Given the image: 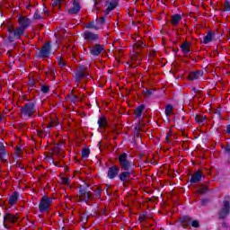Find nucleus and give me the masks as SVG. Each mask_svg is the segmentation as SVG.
<instances>
[{"mask_svg":"<svg viewBox=\"0 0 230 230\" xmlns=\"http://www.w3.org/2000/svg\"><path fill=\"white\" fill-rule=\"evenodd\" d=\"M0 121H3V118L2 117H0Z\"/></svg>","mask_w":230,"mask_h":230,"instance_id":"obj_58","label":"nucleus"},{"mask_svg":"<svg viewBox=\"0 0 230 230\" xmlns=\"http://www.w3.org/2000/svg\"><path fill=\"white\" fill-rule=\"evenodd\" d=\"M225 12H230V3L229 0L225 1Z\"/></svg>","mask_w":230,"mask_h":230,"instance_id":"obj_39","label":"nucleus"},{"mask_svg":"<svg viewBox=\"0 0 230 230\" xmlns=\"http://www.w3.org/2000/svg\"><path fill=\"white\" fill-rule=\"evenodd\" d=\"M225 152H226V154H228L230 155V145L229 144H227L225 146Z\"/></svg>","mask_w":230,"mask_h":230,"instance_id":"obj_44","label":"nucleus"},{"mask_svg":"<svg viewBox=\"0 0 230 230\" xmlns=\"http://www.w3.org/2000/svg\"><path fill=\"white\" fill-rule=\"evenodd\" d=\"M190 224L192 227H195V228L200 227V223L199 222V220L190 221Z\"/></svg>","mask_w":230,"mask_h":230,"instance_id":"obj_38","label":"nucleus"},{"mask_svg":"<svg viewBox=\"0 0 230 230\" xmlns=\"http://www.w3.org/2000/svg\"><path fill=\"white\" fill-rule=\"evenodd\" d=\"M33 19H35V21L42 19V16L40 15V13H39V10H36V12L34 13Z\"/></svg>","mask_w":230,"mask_h":230,"instance_id":"obj_37","label":"nucleus"},{"mask_svg":"<svg viewBox=\"0 0 230 230\" xmlns=\"http://www.w3.org/2000/svg\"><path fill=\"white\" fill-rule=\"evenodd\" d=\"M202 76H204V70H195L189 73L188 80L193 82L195 80H199Z\"/></svg>","mask_w":230,"mask_h":230,"instance_id":"obj_15","label":"nucleus"},{"mask_svg":"<svg viewBox=\"0 0 230 230\" xmlns=\"http://www.w3.org/2000/svg\"><path fill=\"white\" fill-rule=\"evenodd\" d=\"M106 192H107V195H109V184H106Z\"/></svg>","mask_w":230,"mask_h":230,"instance_id":"obj_53","label":"nucleus"},{"mask_svg":"<svg viewBox=\"0 0 230 230\" xmlns=\"http://www.w3.org/2000/svg\"><path fill=\"white\" fill-rule=\"evenodd\" d=\"M215 114L217 116V118H222V113L220 111H217Z\"/></svg>","mask_w":230,"mask_h":230,"instance_id":"obj_48","label":"nucleus"},{"mask_svg":"<svg viewBox=\"0 0 230 230\" xmlns=\"http://www.w3.org/2000/svg\"><path fill=\"white\" fill-rule=\"evenodd\" d=\"M222 226H223V227H224V226H226V223H223V225H222Z\"/></svg>","mask_w":230,"mask_h":230,"instance_id":"obj_60","label":"nucleus"},{"mask_svg":"<svg viewBox=\"0 0 230 230\" xmlns=\"http://www.w3.org/2000/svg\"><path fill=\"white\" fill-rule=\"evenodd\" d=\"M173 111V105L172 104H167L165 107V111H164V114L165 116H170V114H172V111Z\"/></svg>","mask_w":230,"mask_h":230,"instance_id":"obj_27","label":"nucleus"},{"mask_svg":"<svg viewBox=\"0 0 230 230\" xmlns=\"http://www.w3.org/2000/svg\"><path fill=\"white\" fill-rule=\"evenodd\" d=\"M82 221L83 222H87V216H83V218H82Z\"/></svg>","mask_w":230,"mask_h":230,"instance_id":"obj_50","label":"nucleus"},{"mask_svg":"<svg viewBox=\"0 0 230 230\" xmlns=\"http://www.w3.org/2000/svg\"><path fill=\"white\" fill-rule=\"evenodd\" d=\"M62 184H65L66 186L71 184V179L69 177H64L61 180Z\"/></svg>","mask_w":230,"mask_h":230,"instance_id":"obj_33","label":"nucleus"},{"mask_svg":"<svg viewBox=\"0 0 230 230\" xmlns=\"http://www.w3.org/2000/svg\"><path fill=\"white\" fill-rule=\"evenodd\" d=\"M105 4L108 6L104 11L105 15H109L112 10H116L119 6V0H107Z\"/></svg>","mask_w":230,"mask_h":230,"instance_id":"obj_8","label":"nucleus"},{"mask_svg":"<svg viewBox=\"0 0 230 230\" xmlns=\"http://www.w3.org/2000/svg\"><path fill=\"white\" fill-rule=\"evenodd\" d=\"M210 202H211V200H210L209 199L204 198V199H201L200 204H201V206H207V205H208Z\"/></svg>","mask_w":230,"mask_h":230,"instance_id":"obj_36","label":"nucleus"},{"mask_svg":"<svg viewBox=\"0 0 230 230\" xmlns=\"http://www.w3.org/2000/svg\"><path fill=\"white\" fill-rule=\"evenodd\" d=\"M22 118L23 119H30L33 117V114L37 112V108L35 107V102H26L20 110Z\"/></svg>","mask_w":230,"mask_h":230,"instance_id":"obj_3","label":"nucleus"},{"mask_svg":"<svg viewBox=\"0 0 230 230\" xmlns=\"http://www.w3.org/2000/svg\"><path fill=\"white\" fill-rule=\"evenodd\" d=\"M4 222H11V224H15V222H17V217L7 212L4 216Z\"/></svg>","mask_w":230,"mask_h":230,"instance_id":"obj_19","label":"nucleus"},{"mask_svg":"<svg viewBox=\"0 0 230 230\" xmlns=\"http://www.w3.org/2000/svg\"><path fill=\"white\" fill-rule=\"evenodd\" d=\"M53 204V199L48 196H43L39 204L40 213H48L49 211V206Z\"/></svg>","mask_w":230,"mask_h":230,"instance_id":"obj_4","label":"nucleus"},{"mask_svg":"<svg viewBox=\"0 0 230 230\" xmlns=\"http://www.w3.org/2000/svg\"><path fill=\"white\" fill-rule=\"evenodd\" d=\"M192 91H193V93H199V90H197L196 87H193V88H192Z\"/></svg>","mask_w":230,"mask_h":230,"instance_id":"obj_55","label":"nucleus"},{"mask_svg":"<svg viewBox=\"0 0 230 230\" xmlns=\"http://www.w3.org/2000/svg\"><path fill=\"white\" fill-rule=\"evenodd\" d=\"M143 111H145V104H141L135 109V117L141 118L143 116Z\"/></svg>","mask_w":230,"mask_h":230,"instance_id":"obj_23","label":"nucleus"},{"mask_svg":"<svg viewBox=\"0 0 230 230\" xmlns=\"http://www.w3.org/2000/svg\"><path fill=\"white\" fill-rule=\"evenodd\" d=\"M84 71H85V67H84V66L80 65L78 71H76L75 75V84H80V82H82V79L85 78V76H87V74H85Z\"/></svg>","mask_w":230,"mask_h":230,"instance_id":"obj_13","label":"nucleus"},{"mask_svg":"<svg viewBox=\"0 0 230 230\" xmlns=\"http://www.w3.org/2000/svg\"><path fill=\"white\" fill-rule=\"evenodd\" d=\"M194 119H195L196 123L202 124V123H204V121H206V119H208V118L206 116H202V115H195Z\"/></svg>","mask_w":230,"mask_h":230,"instance_id":"obj_25","label":"nucleus"},{"mask_svg":"<svg viewBox=\"0 0 230 230\" xmlns=\"http://www.w3.org/2000/svg\"><path fill=\"white\" fill-rule=\"evenodd\" d=\"M138 220L140 222H145V220H146V217L145 215L139 216Z\"/></svg>","mask_w":230,"mask_h":230,"instance_id":"obj_45","label":"nucleus"},{"mask_svg":"<svg viewBox=\"0 0 230 230\" xmlns=\"http://www.w3.org/2000/svg\"><path fill=\"white\" fill-rule=\"evenodd\" d=\"M226 132H227L228 134H230V124L228 125V127H227V128H226Z\"/></svg>","mask_w":230,"mask_h":230,"instance_id":"obj_56","label":"nucleus"},{"mask_svg":"<svg viewBox=\"0 0 230 230\" xmlns=\"http://www.w3.org/2000/svg\"><path fill=\"white\" fill-rule=\"evenodd\" d=\"M4 229H10V226H8V225H6L4 223Z\"/></svg>","mask_w":230,"mask_h":230,"instance_id":"obj_54","label":"nucleus"},{"mask_svg":"<svg viewBox=\"0 0 230 230\" xmlns=\"http://www.w3.org/2000/svg\"><path fill=\"white\" fill-rule=\"evenodd\" d=\"M36 132H37L39 137L44 138L47 136L46 131H44V130L38 129V130H36Z\"/></svg>","mask_w":230,"mask_h":230,"instance_id":"obj_34","label":"nucleus"},{"mask_svg":"<svg viewBox=\"0 0 230 230\" xmlns=\"http://www.w3.org/2000/svg\"><path fill=\"white\" fill-rule=\"evenodd\" d=\"M56 59L59 66L66 67V66H67L66 62H64V58H62V57L58 56L56 58Z\"/></svg>","mask_w":230,"mask_h":230,"instance_id":"obj_30","label":"nucleus"},{"mask_svg":"<svg viewBox=\"0 0 230 230\" xmlns=\"http://www.w3.org/2000/svg\"><path fill=\"white\" fill-rule=\"evenodd\" d=\"M97 123L100 128H105V127H107V118H105V116H102L99 118Z\"/></svg>","mask_w":230,"mask_h":230,"instance_id":"obj_24","label":"nucleus"},{"mask_svg":"<svg viewBox=\"0 0 230 230\" xmlns=\"http://www.w3.org/2000/svg\"><path fill=\"white\" fill-rule=\"evenodd\" d=\"M40 91L43 94H48L49 93V86L43 84L40 87Z\"/></svg>","mask_w":230,"mask_h":230,"instance_id":"obj_32","label":"nucleus"},{"mask_svg":"<svg viewBox=\"0 0 230 230\" xmlns=\"http://www.w3.org/2000/svg\"><path fill=\"white\" fill-rule=\"evenodd\" d=\"M165 141H170V133H168L165 137Z\"/></svg>","mask_w":230,"mask_h":230,"instance_id":"obj_49","label":"nucleus"},{"mask_svg":"<svg viewBox=\"0 0 230 230\" xmlns=\"http://www.w3.org/2000/svg\"><path fill=\"white\" fill-rule=\"evenodd\" d=\"M0 160L3 161V163H6V147L4 146V144L3 142H0Z\"/></svg>","mask_w":230,"mask_h":230,"instance_id":"obj_18","label":"nucleus"},{"mask_svg":"<svg viewBox=\"0 0 230 230\" xmlns=\"http://www.w3.org/2000/svg\"><path fill=\"white\" fill-rule=\"evenodd\" d=\"M215 32L212 31H208L207 35L203 38L202 44H209V42H213L215 40Z\"/></svg>","mask_w":230,"mask_h":230,"instance_id":"obj_16","label":"nucleus"},{"mask_svg":"<svg viewBox=\"0 0 230 230\" xmlns=\"http://www.w3.org/2000/svg\"><path fill=\"white\" fill-rule=\"evenodd\" d=\"M143 93L144 94H146V96H154V93H155V90L146 88L145 90H143Z\"/></svg>","mask_w":230,"mask_h":230,"instance_id":"obj_31","label":"nucleus"},{"mask_svg":"<svg viewBox=\"0 0 230 230\" xmlns=\"http://www.w3.org/2000/svg\"><path fill=\"white\" fill-rule=\"evenodd\" d=\"M107 17L106 16H102L99 19V23L100 24H105V21H106Z\"/></svg>","mask_w":230,"mask_h":230,"instance_id":"obj_43","label":"nucleus"},{"mask_svg":"<svg viewBox=\"0 0 230 230\" xmlns=\"http://www.w3.org/2000/svg\"><path fill=\"white\" fill-rule=\"evenodd\" d=\"M62 4V2L60 0H55L53 3H52V6H58V8H60Z\"/></svg>","mask_w":230,"mask_h":230,"instance_id":"obj_41","label":"nucleus"},{"mask_svg":"<svg viewBox=\"0 0 230 230\" xmlns=\"http://www.w3.org/2000/svg\"><path fill=\"white\" fill-rule=\"evenodd\" d=\"M184 119H185V117L184 116H182L181 117V119L180 120V123L182 125V123L184 122Z\"/></svg>","mask_w":230,"mask_h":230,"instance_id":"obj_51","label":"nucleus"},{"mask_svg":"<svg viewBox=\"0 0 230 230\" xmlns=\"http://www.w3.org/2000/svg\"><path fill=\"white\" fill-rule=\"evenodd\" d=\"M45 13H49V12L48 10L44 11Z\"/></svg>","mask_w":230,"mask_h":230,"instance_id":"obj_57","label":"nucleus"},{"mask_svg":"<svg viewBox=\"0 0 230 230\" xmlns=\"http://www.w3.org/2000/svg\"><path fill=\"white\" fill-rule=\"evenodd\" d=\"M18 24L20 27L16 28L13 25L7 26V32L9 36L7 37L8 42H13V40H19L22 35H24V31L30 28L31 22L30 18L26 16H19Z\"/></svg>","mask_w":230,"mask_h":230,"instance_id":"obj_2","label":"nucleus"},{"mask_svg":"<svg viewBox=\"0 0 230 230\" xmlns=\"http://www.w3.org/2000/svg\"><path fill=\"white\" fill-rule=\"evenodd\" d=\"M99 146H100V142H99Z\"/></svg>","mask_w":230,"mask_h":230,"instance_id":"obj_63","label":"nucleus"},{"mask_svg":"<svg viewBox=\"0 0 230 230\" xmlns=\"http://www.w3.org/2000/svg\"><path fill=\"white\" fill-rule=\"evenodd\" d=\"M181 21H182V15L176 13V14L172 15V20H171V24L172 26H177V24H179V22H181Z\"/></svg>","mask_w":230,"mask_h":230,"instance_id":"obj_21","label":"nucleus"},{"mask_svg":"<svg viewBox=\"0 0 230 230\" xmlns=\"http://www.w3.org/2000/svg\"><path fill=\"white\" fill-rule=\"evenodd\" d=\"M222 226H223V227H224V226H226V223H223V225H222Z\"/></svg>","mask_w":230,"mask_h":230,"instance_id":"obj_59","label":"nucleus"},{"mask_svg":"<svg viewBox=\"0 0 230 230\" xmlns=\"http://www.w3.org/2000/svg\"><path fill=\"white\" fill-rule=\"evenodd\" d=\"M78 194L79 202H89V200H93V194L91 193V191L82 187V185H80L79 187Z\"/></svg>","mask_w":230,"mask_h":230,"instance_id":"obj_7","label":"nucleus"},{"mask_svg":"<svg viewBox=\"0 0 230 230\" xmlns=\"http://www.w3.org/2000/svg\"><path fill=\"white\" fill-rule=\"evenodd\" d=\"M90 154H91V149L84 148L82 150L81 155H82L83 159H87V157H89Z\"/></svg>","mask_w":230,"mask_h":230,"instance_id":"obj_29","label":"nucleus"},{"mask_svg":"<svg viewBox=\"0 0 230 230\" xmlns=\"http://www.w3.org/2000/svg\"><path fill=\"white\" fill-rule=\"evenodd\" d=\"M228 215H230V200L229 197H227V199L223 200V207L219 210L218 217L221 220L226 219Z\"/></svg>","mask_w":230,"mask_h":230,"instance_id":"obj_6","label":"nucleus"},{"mask_svg":"<svg viewBox=\"0 0 230 230\" xmlns=\"http://www.w3.org/2000/svg\"><path fill=\"white\" fill-rule=\"evenodd\" d=\"M22 148L21 146H17L15 149L16 154H21Z\"/></svg>","mask_w":230,"mask_h":230,"instance_id":"obj_47","label":"nucleus"},{"mask_svg":"<svg viewBox=\"0 0 230 230\" xmlns=\"http://www.w3.org/2000/svg\"><path fill=\"white\" fill-rule=\"evenodd\" d=\"M63 0H60V2L62 3Z\"/></svg>","mask_w":230,"mask_h":230,"instance_id":"obj_62","label":"nucleus"},{"mask_svg":"<svg viewBox=\"0 0 230 230\" xmlns=\"http://www.w3.org/2000/svg\"><path fill=\"white\" fill-rule=\"evenodd\" d=\"M183 55H188V53H190L191 51V49H190V44L188 43V41L183 42L181 46H180Z\"/></svg>","mask_w":230,"mask_h":230,"instance_id":"obj_22","label":"nucleus"},{"mask_svg":"<svg viewBox=\"0 0 230 230\" xmlns=\"http://www.w3.org/2000/svg\"><path fill=\"white\" fill-rule=\"evenodd\" d=\"M49 75H50V76H51L52 78H55V70H54V69H50V70L49 71Z\"/></svg>","mask_w":230,"mask_h":230,"instance_id":"obj_46","label":"nucleus"},{"mask_svg":"<svg viewBox=\"0 0 230 230\" xmlns=\"http://www.w3.org/2000/svg\"><path fill=\"white\" fill-rule=\"evenodd\" d=\"M179 222H181V224H183L182 227L186 229L188 226H191V217L190 216H183L179 218Z\"/></svg>","mask_w":230,"mask_h":230,"instance_id":"obj_17","label":"nucleus"},{"mask_svg":"<svg viewBox=\"0 0 230 230\" xmlns=\"http://www.w3.org/2000/svg\"><path fill=\"white\" fill-rule=\"evenodd\" d=\"M82 10V5L80 4V0H74L72 3V7L67 10L68 15H76L80 13Z\"/></svg>","mask_w":230,"mask_h":230,"instance_id":"obj_11","label":"nucleus"},{"mask_svg":"<svg viewBox=\"0 0 230 230\" xmlns=\"http://www.w3.org/2000/svg\"><path fill=\"white\" fill-rule=\"evenodd\" d=\"M83 38L84 40H89L90 42H96L100 40V34L94 33L91 31H84L83 33Z\"/></svg>","mask_w":230,"mask_h":230,"instance_id":"obj_10","label":"nucleus"},{"mask_svg":"<svg viewBox=\"0 0 230 230\" xmlns=\"http://www.w3.org/2000/svg\"><path fill=\"white\" fill-rule=\"evenodd\" d=\"M130 155L127 153H122L118 155L119 168L122 171L119 173V179L121 183L125 184L130 181V175L134 173V162L129 159Z\"/></svg>","mask_w":230,"mask_h":230,"instance_id":"obj_1","label":"nucleus"},{"mask_svg":"<svg viewBox=\"0 0 230 230\" xmlns=\"http://www.w3.org/2000/svg\"><path fill=\"white\" fill-rule=\"evenodd\" d=\"M69 100L70 102H72V103H76V101L78 100V96L75 95V94H72L70 97H69Z\"/></svg>","mask_w":230,"mask_h":230,"instance_id":"obj_40","label":"nucleus"},{"mask_svg":"<svg viewBox=\"0 0 230 230\" xmlns=\"http://www.w3.org/2000/svg\"><path fill=\"white\" fill-rule=\"evenodd\" d=\"M140 129H141V127H139V126H136V127H135V130L138 131V130H140Z\"/></svg>","mask_w":230,"mask_h":230,"instance_id":"obj_52","label":"nucleus"},{"mask_svg":"<svg viewBox=\"0 0 230 230\" xmlns=\"http://www.w3.org/2000/svg\"><path fill=\"white\" fill-rule=\"evenodd\" d=\"M29 87L30 89H35V81L33 79H29Z\"/></svg>","mask_w":230,"mask_h":230,"instance_id":"obj_42","label":"nucleus"},{"mask_svg":"<svg viewBox=\"0 0 230 230\" xmlns=\"http://www.w3.org/2000/svg\"><path fill=\"white\" fill-rule=\"evenodd\" d=\"M85 28H86L87 30H100V28L97 27L95 22H90L86 23V24H85Z\"/></svg>","mask_w":230,"mask_h":230,"instance_id":"obj_26","label":"nucleus"},{"mask_svg":"<svg viewBox=\"0 0 230 230\" xmlns=\"http://www.w3.org/2000/svg\"><path fill=\"white\" fill-rule=\"evenodd\" d=\"M87 187L89 188V184H87Z\"/></svg>","mask_w":230,"mask_h":230,"instance_id":"obj_61","label":"nucleus"},{"mask_svg":"<svg viewBox=\"0 0 230 230\" xmlns=\"http://www.w3.org/2000/svg\"><path fill=\"white\" fill-rule=\"evenodd\" d=\"M93 197L95 199H101L102 197V190H100V189H96L93 194Z\"/></svg>","mask_w":230,"mask_h":230,"instance_id":"obj_35","label":"nucleus"},{"mask_svg":"<svg viewBox=\"0 0 230 230\" xmlns=\"http://www.w3.org/2000/svg\"><path fill=\"white\" fill-rule=\"evenodd\" d=\"M119 168L118 165H112L108 168L107 172V179H110V181H114L116 177L119 176Z\"/></svg>","mask_w":230,"mask_h":230,"instance_id":"obj_9","label":"nucleus"},{"mask_svg":"<svg viewBox=\"0 0 230 230\" xmlns=\"http://www.w3.org/2000/svg\"><path fill=\"white\" fill-rule=\"evenodd\" d=\"M208 192H209V189L206 185H201V188L198 190V193H199V195H204Z\"/></svg>","mask_w":230,"mask_h":230,"instance_id":"obj_28","label":"nucleus"},{"mask_svg":"<svg viewBox=\"0 0 230 230\" xmlns=\"http://www.w3.org/2000/svg\"><path fill=\"white\" fill-rule=\"evenodd\" d=\"M51 42H46L41 49H40V51L36 53V58H48L51 55Z\"/></svg>","mask_w":230,"mask_h":230,"instance_id":"obj_5","label":"nucleus"},{"mask_svg":"<svg viewBox=\"0 0 230 230\" xmlns=\"http://www.w3.org/2000/svg\"><path fill=\"white\" fill-rule=\"evenodd\" d=\"M19 200V192L14 191L13 194L9 197V204L10 206H15V203Z\"/></svg>","mask_w":230,"mask_h":230,"instance_id":"obj_20","label":"nucleus"},{"mask_svg":"<svg viewBox=\"0 0 230 230\" xmlns=\"http://www.w3.org/2000/svg\"><path fill=\"white\" fill-rule=\"evenodd\" d=\"M202 178L205 179L206 176L202 174V172L200 171H196L194 173L191 175L190 179L188 181L190 182V186H193V184H197V182H200L202 181Z\"/></svg>","mask_w":230,"mask_h":230,"instance_id":"obj_12","label":"nucleus"},{"mask_svg":"<svg viewBox=\"0 0 230 230\" xmlns=\"http://www.w3.org/2000/svg\"><path fill=\"white\" fill-rule=\"evenodd\" d=\"M105 49V45L102 44H95L90 49V54L93 57H100L102 51Z\"/></svg>","mask_w":230,"mask_h":230,"instance_id":"obj_14","label":"nucleus"}]
</instances>
